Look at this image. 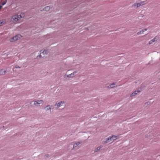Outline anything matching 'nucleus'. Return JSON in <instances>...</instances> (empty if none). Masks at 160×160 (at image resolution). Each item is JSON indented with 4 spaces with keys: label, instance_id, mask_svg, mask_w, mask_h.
I'll return each mask as SVG.
<instances>
[{
    "label": "nucleus",
    "instance_id": "obj_1",
    "mask_svg": "<svg viewBox=\"0 0 160 160\" xmlns=\"http://www.w3.org/2000/svg\"><path fill=\"white\" fill-rule=\"evenodd\" d=\"M32 102H33V104L36 106H40L41 104L43 103V101L42 100H37L33 101Z\"/></svg>",
    "mask_w": 160,
    "mask_h": 160
},
{
    "label": "nucleus",
    "instance_id": "obj_2",
    "mask_svg": "<svg viewBox=\"0 0 160 160\" xmlns=\"http://www.w3.org/2000/svg\"><path fill=\"white\" fill-rule=\"evenodd\" d=\"M22 36L20 34H18L13 37L11 39V41L13 42L16 41L20 39Z\"/></svg>",
    "mask_w": 160,
    "mask_h": 160
},
{
    "label": "nucleus",
    "instance_id": "obj_3",
    "mask_svg": "<svg viewBox=\"0 0 160 160\" xmlns=\"http://www.w3.org/2000/svg\"><path fill=\"white\" fill-rule=\"evenodd\" d=\"M64 103V102L62 101L58 102V103H56L54 105L55 108L56 109L58 108H59L62 106Z\"/></svg>",
    "mask_w": 160,
    "mask_h": 160
},
{
    "label": "nucleus",
    "instance_id": "obj_4",
    "mask_svg": "<svg viewBox=\"0 0 160 160\" xmlns=\"http://www.w3.org/2000/svg\"><path fill=\"white\" fill-rule=\"evenodd\" d=\"M158 39V37L156 36L153 39L150 40L149 42L150 44H152L155 42L157 41Z\"/></svg>",
    "mask_w": 160,
    "mask_h": 160
},
{
    "label": "nucleus",
    "instance_id": "obj_5",
    "mask_svg": "<svg viewBox=\"0 0 160 160\" xmlns=\"http://www.w3.org/2000/svg\"><path fill=\"white\" fill-rule=\"evenodd\" d=\"M54 106L48 105L45 107V109H46V110H51V109H54Z\"/></svg>",
    "mask_w": 160,
    "mask_h": 160
},
{
    "label": "nucleus",
    "instance_id": "obj_6",
    "mask_svg": "<svg viewBox=\"0 0 160 160\" xmlns=\"http://www.w3.org/2000/svg\"><path fill=\"white\" fill-rule=\"evenodd\" d=\"M140 90H136L130 95V97H132L136 95L138 92H140Z\"/></svg>",
    "mask_w": 160,
    "mask_h": 160
},
{
    "label": "nucleus",
    "instance_id": "obj_7",
    "mask_svg": "<svg viewBox=\"0 0 160 160\" xmlns=\"http://www.w3.org/2000/svg\"><path fill=\"white\" fill-rule=\"evenodd\" d=\"M111 136L112 140H113V141L115 140L116 139H118L119 137V135H117V136H115V135H112Z\"/></svg>",
    "mask_w": 160,
    "mask_h": 160
},
{
    "label": "nucleus",
    "instance_id": "obj_8",
    "mask_svg": "<svg viewBox=\"0 0 160 160\" xmlns=\"http://www.w3.org/2000/svg\"><path fill=\"white\" fill-rule=\"evenodd\" d=\"M112 140L111 136H110L109 137L106 138L105 139V140L104 142L105 143H108L110 141H111Z\"/></svg>",
    "mask_w": 160,
    "mask_h": 160
},
{
    "label": "nucleus",
    "instance_id": "obj_9",
    "mask_svg": "<svg viewBox=\"0 0 160 160\" xmlns=\"http://www.w3.org/2000/svg\"><path fill=\"white\" fill-rule=\"evenodd\" d=\"M148 30L147 28H144L142 30L140 31H139L137 33V34L138 35H140L142 34L143 33V32H145V31H147Z\"/></svg>",
    "mask_w": 160,
    "mask_h": 160
},
{
    "label": "nucleus",
    "instance_id": "obj_10",
    "mask_svg": "<svg viewBox=\"0 0 160 160\" xmlns=\"http://www.w3.org/2000/svg\"><path fill=\"white\" fill-rule=\"evenodd\" d=\"M7 72V70L3 69H2L0 70V75H3Z\"/></svg>",
    "mask_w": 160,
    "mask_h": 160
},
{
    "label": "nucleus",
    "instance_id": "obj_11",
    "mask_svg": "<svg viewBox=\"0 0 160 160\" xmlns=\"http://www.w3.org/2000/svg\"><path fill=\"white\" fill-rule=\"evenodd\" d=\"M143 2H141L140 3H135L134 5V6H137V7H140L141 5L143 4Z\"/></svg>",
    "mask_w": 160,
    "mask_h": 160
},
{
    "label": "nucleus",
    "instance_id": "obj_12",
    "mask_svg": "<svg viewBox=\"0 0 160 160\" xmlns=\"http://www.w3.org/2000/svg\"><path fill=\"white\" fill-rule=\"evenodd\" d=\"M50 7L47 6V7H45L43 8V11H48L50 9Z\"/></svg>",
    "mask_w": 160,
    "mask_h": 160
},
{
    "label": "nucleus",
    "instance_id": "obj_13",
    "mask_svg": "<svg viewBox=\"0 0 160 160\" xmlns=\"http://www.w3.org/2000/svg\"><path fill=\"white\" fill-rule=\"evenodd\" d=\"M81 143V142H78L77 143H74L73 146V148H75L77 147L78 146L80 145Z\"/></svg>",
    "mask_w": 160,
    "mask_h": 160
},
{
    "label": "nucleus",
    "instance_id": "obj_14",
    "mask_svg": "<svg viewBox=\"0 0 160 160\" xmlns=\"http://www.w3.org/2000/svg\"><path fill=\"white\" fill-rule=\"evenodd\" d=\"M40 52L41 53H42L43 55H44V54H46V53H48V51L47 50H43L42 52V50H41L40 51Z\"/></svg>",
    "mask_w": 160,
    "mask_h": 160
},
{
    "label": "nucleus",
    "instance_id": "obj_15",
    "mask_svg": "<svg viewBox=\"0 0 160 160\" xmlns=\"http://www.w3.org/2000/svg\"><path fill=\"white\" fill-rule=\"evenodd\" d=\"M102 148V147H98L94 150V152H97L98 151L100 150V149Z\"/></svg>",
    "mask_w": 160,
    "mask_h": 160
},
{
    "label": "nucleus",
    "instance_id": "obj_16",
    "mask_svg": "<svg viewBox=\"0 0 160 160\" xmlns=\"http://www.w3.org/2000/svg\"><path fill=\"white\" fill-rule=\"evenodd\" d=\"M152 102H151L148 101L146 102L145 103V106H147L148 105H150L151 104Z\"/></svg>",
    "mask_w": 160,
    "mask_h": 160
},
{
    "label": "nucleus",
    "instance_id": "obj_17",
    "mask_svg": "<svg viewBox=\"0 0 160 160\" xmlns=\"http://www.w3.org/2000/svg\"><path fill=\"white\" fill-rule=\"evenodd\" d=\"M115 84L114 83H112L110 84V87L111 88H113L115 87Z\"/></svg>",
    "mask_w": 160,
    "mask_h": 160
},
{
    "label": "nucleus",
    "instance_id": "obj_18",
    "mask_svg": "<svg viewBox=\"0 0 160 160\" xmlns=\"http://www.w3.org/2000/svg\"><path fill=\"white\" fill-rule=\"evenodd\" d=\"M41 53L40 52V54L38 55V56H37V58H43V57H44V56H42L41 55Z\"/></svg>",
    "mask_w": 160,
    "mask_h": 160
},
{
    "label": "nucleus",
    "instance_id": "obj_19",
    "mask_svg": "<svg viewBox=\"0 0 160 160\" xmlns=\"http://www.w3.org/2000/svg\"><path fill=\"white\" fill-rule=\"evenodd\" d=\"M7 2V1H4L2 3V5H4Z\"/></svg>",
    "mask_w": 160,
    "mask_h": 160
},
{
    "label": "nucleus",
    "instance_id": "obj_20",
    "mask_svg": "<svg viewBox=\"0 0 160 160\" xmlns=\"http://www.w3.org/2000/svg\"><path fill=\"white\" fill-rule=\"evenodd\" d=\"M77 73V71H76L73 72L71 73L70 74H71L72 76V75H74L76 73Z\"/></svg>",
    "mask_w": 160,
    "mask_h": 160
},
{
    "label": "nucleus",
    "instance_id": "obj_21",
    "mask_svg": "<svg viewBox=\"0 0 160 160\" xmlns=\"http://www.w3.org/2000/svg\"><path fill=\"white\" fill-rule=\"evenodd\" d=\"M4 22H2L1 21H0V26L2 25L4 23Z\"/></svg>",
    "mask_w": 160,
    "mask_h": 160
},
{
    "label": "nucleus",
    "instance_id": "obj_22",
    "mask_svg": "<svg viewBox=\"0 0 160 160\" xmlns=\"http://www.w3.org/2000/svg\"><path fill=\"white\" fill-rule=\"evenodd\" d=\"M67 77L68 78H71L72 77L71 74H69V75H67Z\"/></svg>",
    "mask_w": 160,
    "mask_h": 160
},
{
    "label": "nucleus",
    "instance_id": "obj_23",
    "mask_svg": "<svg viewBox=\"0 0 160 160\" xmlns=\"http://www.w3.org/2000/svg\"><path fill=\"white\" fill-rule=\"evenodd\" d=\"M15 68H20V67L18 66V65H16L15 67Z\"/></svg>",
    "mask_w": 160,
    "mask_h": 160
},
{
    "label": "nucleus",
    "instance_id": "obj_24",
    "mask_svg": "<svg viewBox=\"0 0 160 160\" xmlns=\"http://www.w3.org/2000/svg\"><path fill=\"white\" fill-rule=\"evenodd\" d=\"M14 20L15 21H17L18 20V18H15L14 19Z\"/></svg>",
    "mask_w": 160,
    "mask_h": 160
},
{
    "label": "nucleus",
    "instance_id": "obj_25",
    "mask_svg": "<svg viewBox=\"0 0 160 160\" xmlns=\"http://www.w3.org/2000/svg\"><path fill=\"white\" fill-rule=\"evenodd\" d=\"M2 7V6H0V9H1Z\"/></svg>",
    "mask_w": 160,
    "mask_h": 160
}]
</instances>
